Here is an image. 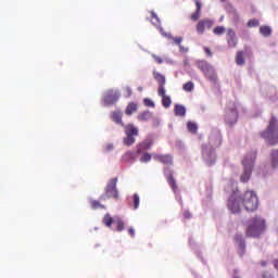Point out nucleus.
<instances>
[{
	"label": "nucleus",
	"mask_w": 278,
	"mask_h": 278,
	"mask_svg": "<svg viewBox=\"0 0 278 278\" xmlns=\"http://www.w3.org/2000/svg\"><path fill=\"white\" fill-rule=\"evenodd\" d=\"M266 231V220L260 216H255L249 220L245 236L247 238H260Z\"/></svg>",
	"instance_id": "f257e3e1"
},
{
	"label": "nucleus",
	"mask_w": 278,
	"mask_h": 278,
	"mask_svg": "<svg viewBox=\"0 0 278 278\" xmlns=\"http://www.w3.org/2000/svg\"><path fill=\"white\" fill-rule=\"evenodd\" d=\"M261 137L266 140L268 144L271 147H275V144H278V121L277 117L271 116L267 128L261 132Z\"/></svg>",
	"instance_id": "f03ea898"
},
{
	"label": "nucleus",
	"mask_w": 278,
	"mask_h": 278,
	"mask_svg": "<svg viewBox=\"0 0 278 278\" xmlns=\"http://www.w3.org/2000/svg\"><path fill=\"white\" fill-rule=\"evenodd\" d=\"M240 201L247 212H255L260 207V199L257 194L251 190L244 192L243 197L240 198Z\"/></svg>",
	"instance_id": "7ed1b4c3"
},
{
	"label": "nucleus",
	"mask_w": 278,
	"mask_h": 278,
	"mask_svg": "<svg viewBox=\"0 0 278 278\" xmlns=\"http://www.w3.org/2000/svg\"><path fill=\"white\" fill-rule=\"evenodd\" d=\"M255 160H256L255 153L251 156H249V155L245 156V159L243 160L242 164H243L244 170L240 177L242 184H247V181H249V179H251V175L253 173V164H255Z\"/></svg>",
	"instance_id": "20e7f679"
},
{
	"label": "nucleus",
	"mask_w": 278,
	"mask_h": 278,
	"mask_svg": "<svg viewBox=\"0 0 278 278\" xmlns=\"http://www.w3.org/2000/svg\"><path fill=\"white\" fill-rule=\"evenodd\" d=\"M116 184H118V178H111L105 187L104 195H101L100 199L105 201V199H115L118 200V189L116 188Z\"/></svg>",
	"instance_id": "39448f33"
},
{
	"label": "nucleus",
	"mask_w": 278,
	"mask_h": 278,
	"mask_svg": "<svg viewBox=\"0 0 278 278\" xmlns=\"http://www.w3.org/2000/svg\"><path fill=\"white\" fill-rule=\"evenodd\" d=\"M124 131L126 137L123 142L126 147H131L136 142V136H138V128L134 124H128L124 126Z\"/></svg>",
	"instance_id": "423d86ee"
},
{
	"label": "nucleus",
	"mask_w": 278,
	"mask_h": 278,
	"mask_svg": "<svg viewBox=\"0 0 278 278\" xmlns=\"http://www.w3.org/2000/svg\"><path fill=\"white\" fill-rule=\"evenodd\" d=\"M240 198H238V191H235L228 200V210L232 214H240Z\"/></svg>",
	"instance_id": "0eeeda50"
},
{
	"label": "nucleus",
	"mask_w": 278,
	"mask_h": 278,
	"mask_svg": "<svg viewBox=\"0 0 278 278\" xmlns=\"http://www.w3.org/2000/svg\"><path fill=\"white\" fill-rule=\"evenodd\" d=\"M121 94L114 90H109L103 96L104 105H115L118 102Z\"/></svg>",
	"instance_id": "6e6552de"
},
{
	"label": "nucleus",
	"mask_w": 278,
	"mask_h": 278,
	"mask_svg": "<svg viewBox=\"0 0 278 278\" xmlns=\"http://www.w3.org/2000/svg\"><path fill=\"white\" fill-rule=\"evenodd\" d=\"M214 27V21L204 18L198 22L195 29L199 34H205V29H212Z\"/></svg>",
	"instance_id": "1a4fd4ad"
},
{
	"label": "nucleus",
	"mask_w": 278,
	"mask_h": 278,
	"mask_svg": "<svg viewBox=\"0 0 278 278\" xmlns=\"http://www.w3.org/2000/svg\"><path fill=\"white\" fill-rule=\"evenodd\" d=\"M227 45L230 49L238 47V37H236V30L229 28L226 35Z\"/></svg>",
	"instance_id": "9d476101"
},
{
	"label": "nucleus",
	"mask_w": 278,
	"mask_h": 278,
	"mask_svg": "<svg viewBox=\"0 0 278 278\" xmlns=\"http://www.w3.org/2000/svg\"><path fill=\"white\" fill-rule=\"evenodd\" d=\"M153 160L164 164L165 166H173L174 163L173 156L170 154H153Z\"/></svg>",
	"instance_id": "9b49d317"
},
{
	"label": "nucleus",
	"mask_w": 278,
	"mask_h": 278,
	"mask_svg": "<svg viewBox=\"0 0 278 278\" xmlns=\"http://www.w3.org/2000/svg\"><path fill=\"white\" fill-rule=\"evenodd\" d=\"M157 94L162 98L163 108H170V105L173 104V100L170 99V96H166V89L157 90Z\"/></svg>",
	"instance_id": "f8f14e48"
},
{
	"label": "nucleus",
	"mask_w": 278,
	"mask_h": 278,
	"mask_svg": "<svg viewBox=\"0 0 278 278\" xmlns=\"http://www.w3.org/2000/svg\"><path fill=\"white\" fill-rule=\"evenodd\" d=\"M153 77L159 84L157 90H166V87H164L166 86V77L156 71L153 72Z\"/></svg>",
	"instance_id": "ddd939ff"
},
{
	"label": "nucleus",
	"mask_w": 278,
	"mask_h": 278,
	"mask_svg": "<svg viewBox=\"0 0 278 278\" xmlns=\"http://www.w3.org/2000/svg\"><path fill=\"white\" fill-rule=\"evenodd\" d=\"M226 123H228V125H233V123H236L238 121V110L236 109H231L225 117Z\"/></svg>",
	"instance_id": "4468645a"
},
{
	"label": "nucleus",
	"mask_w": 278,
	"mask_h": 278,
	"mask_svg": "<svg viewBox=\"0 0 278 278\" xmlns=\"http://www.w3.org/2000/svg\"><path fill=\"white\" fill-rule=\"evenodd\" d=\"M160 33L162 34V36H165V38H169V40H173L175 45H178L179 49H184V47H181V42H184V37H173V35L164 33V28H160Z\"/></svg>",
	"instance_id": "2eb2a0df"
},
{
	"label": "nucleus",
	"mask_w": 278,
	"mask_h": 278,
	"mask_svg": "<svg viewBox=\"0 0 278 278\" xmlns=\"http://www.w3.org/2000/svg\"><path fill=\"white\" fill-rule=\"evenodd\" d=\"M204 76L206 77V79H208V81H211L212 84H218V75H216V71L214 70V67H211L205 74Z\"/></svg>",
	"instance_id": "dca6fc26"
},
{
	"label": "nucleus",
	"mask_w": 278,
	"mask_h": 278,
	"mask_svg": "<svg viewBox=\"0 0 278 278\" xmlns=\"http://www.w3.org/2000/svg\"><path fill=\"white\" fill-rule=\"evenodd\" d=\"M111 119L113 123H116L117 125H122V127H125V124H123V112L115 111L111 113Z\"/></svg>",
	"instance_id": "f3484780"
},
{
	"label": "nucleus",
	"mask_w": 278,
	"mask_h": 278,
	"mask_svg": "<svg viewBox=\"0 0 278 278\" xmlns=\"http://www.w3.org/2000/svg\"><path fill=\"white\" fill-rule=\"evenodd\" d=\"M195 5H197L195 12H193L190 15L191 21H194V22H197V21H199V18H201V8H203V4L199 0H195Z\"/></svg>",
	"instance_id": "a211bd4d"
},
{
	"label": "nucleus",
	"mask_w": 278,
	"mask_h": 278,
	"mask_svg": "<svg viewBox=\"0 0 278 278\" xmlns=\"http://www.w3.org/2000/svg\"><path fill=\"white\" fill-rule=\"evenodd\" d=\"M270 164L271 168H278V149L270 152Z\"/></svg>",
	"instance_id": "6ab92c4d"
},
{
	"label": "nucleus",
	"mask_w": 278,
	"mask_h": 278,
	"mask_svg": "<svg viewBox=\"0 0 278 278\" xmlns=\"http://www.w3.org/2000/svg\"><path fill=\"white\" fill-rule=\"evenodd\" d=\"M197 66L204 75L212 68V65H210L206 61H198Z\"/></svg>",
	"instance_id": "aec40b11"
},
{
	"label": "nucleus",
	"mask_w": 278,
	"mask_h": 278,
	"mask_svg": "<svg viewBox=\"0 0 278 278\" xmlns=\"http://www.w3.org/2000/svg\"><path fill=\"white\" fill-rule=\"evenodd\" d=\"M134 112H138V104L136 102H130L128 103L125 114L127 116H131V114H134Z\"/></svg>",
	"instance_id": "412c9836"
},
{
	"label": "nucleus",
	"mask_w": 278,
	"mask_h": 278,
	"mask_svg": "<svg viewBox=\"0 0 278 278\" xmlns=\"http://www.w3.org/2000/svg\"><path fill=\"white\" fill-rule=\"evenodd\" d=\"M236 64H237L238 66H244V64H245V61H244V51L239 50V51L237 52V55H236Z\"/></svg>",
	"instance_id": "4be33fe9"
},
{
	"label": "nucleus",
	"mask_w": 278,
	"mask_h": 278,
	"mask_svg": "<svg viewBox=\"0 0 278 278\" xmlns=\"http://www.w3.org/2000/svg\"><path fill=\"white\" fill-rule=\"evenodd\" d=\"M174 114L176 116H186V106L176 104L174 108Z\"/></svg>",
	"instance_id": "5701e85b"
},
{
	"label": "nucleus",
	"mask_w": 278,
	"mask_h": 278,
	"mask_svg": "<svg viewBox=\"0 0 278 278\" xmlns=\"http://www.w3.org/2000/svg\"><path fill=\"white\" fill-rule=\"evenodd\" d=\"M136 152L128 151L123 155L124 162H136Z\"/></svg>",
	"instance_id": "b1692460"
},
{
	"label": "nucleus",
	"mask_w": 278,
	"mask_h": 278,
	"mask_svg": "<svg viewBox=\"0 0 278 278\" xmlns=\"http://www.w3.org/2000/svg\"><path fill=\"white\" fill-rule=\"evenodd\" d=\"M167 182L169 184L172 190L174 192H177V181L175 180V177L173 176V173H170L168 176H167Z\"/></svg>",
	"instance_id": "393cba45"
},
{
	"label": "nucleus",
	"mask_w": 278,
	"mask_h": 278,
	"mask_svg": "<svg viewBox=\"0 0 278 278\" xmlns=\"http://www.w3.org/2000/svg\"><path fill=\"white\" fill-rule=\"evenodd\" d=\"M102 223L103 225H105V227L111 228L112 225L114 224V218H112L110 214H105L104 217L102 218Z\"/></svg>",
	"instance_id": "a878e982"
},
{
	"label": "nucleus",
	"mask_w": 278,
	"mask_h": 278,
	"mask_svg": "<svg viewBox=\"0 0 278 278\" xmlns=\"http://www.w3.org/2000/svg\"><path fill=\"white\" fill-rule=\"evenodd\" d=\"M260 34H262V36H264L265 38H268V36L273 34V29H270L269 26H261Z\"/></svg>",
	"instance_id": "bb28decb"
},
{
	"label": "nucleus",
	"mask_w": 278,
	"mask_h": 278,
	"mask_svg": "<svg viewBox=\"0 0 278 278\" xmlns=\"http://www.w3.org/2000/svg\"><path fill=\"white\" fill-rule=\"evenodd\" d=\"M187 129L188 131H190V134H197V131L199 130V126L194 122H188Z\"/></svg>",
	"instance_id": "cd10ccee"
},
{
	"label": "nucleus",
	"mask_w": 278,
	"mask_h": 278,
	"mask_svg": "<svg viewBox=\"0 0 278 278\" xmlns=\"http://www.w3.org/2000/svg\"><path fill=\"white\" fill-rule=\"evenodd\" d=\"M235 242H237V244L240 247V249H244L245 243H244V238L242 237V235H236Z\"/></svg>",
	"instance_id": "c85d7f7f"
},
{
	"label": "nucleus",
	"mask_w": 278,
	"mask_h": 278,
	"mask_svg": "<svg viewBox=\"0 0 278 278\" xmlns=\"http://www.w3.org/2000/svg\"><path fill=\"white\" fill-rule=\"evenodd\" d=\"M182 90H185V92H192V90H194V83H192V81H187V83L182 86Z\"/></svg>",
	"instance_id": "c756f323"
},
{
	"label": "nucleus",
	"mask_w": 278,
	"mask_h": 278,
	"mask_svg": "<svg viewBox=\"0 0 278 278\" xmlns=\"http://www.w3.org/2000/svg\"><path fill=\"white\" fill-rule=\"evenodd\" d=\"M151 118V112L146 111L138 115V121H149Z\"/></svg>",
	"instance_id": "7c9ffc66"
},
{
	"label": "nucleus",
	"mask_w": 278,
	"mask_h": 278,
	"mask_svg": "<svg viewBox=\"0 0 278 278\" xmlns=\"http://www.w3.org/2000/svg\"><path fill=\"white\" fill-rule=\"evenodd\" d=\"M132 201H134V210H138V207H140V195H138V193H135L132 195Z\"/></svg>",
	"instance_id": "2f4dec72"
},
{
	"label": "nucleus",
	"mask_w": 278,
	"mask_h": 278,
	"mask_svg": "<svg viewBox=\"0 0 278 278\" xmlns=\"http://www.w3.org/2000/svg\"><path fill=\"white\" fill-rule=\"evenodd\" d=\"M225 31V26H217L213 29V34H215V36H223Z\"/></svg>",
	"instance_id": "473e14b6"
},
{
	"label": "nucleus",
	"mask_w": 278,
	"mask_h": 278,
	"mask_svg": "<svg viewBox=\"0 0 278 278\" xmlns=\"http://www.w3.org/2000/svg\"><path fill=\"white\" fill-rule=\"evenodd\" d=\"M90 205L92 210H99V207L103 208L104 206L98 200H91Z\"/></svg>",
	"instance_id": "72a5a7b5"
},
{
	"label": "nucleus",
	"mask_w": 278,
	"mask_h": 278,
	"mask_svg": "<svg viewBox=\"0 0 278 278\" xmlns=\"http://www.w3.org/2000/svg\"><path fill=\"white\" fill-rule=\"evenodd\" d=\"M116 225V231H123V229H125V222H123L122 219H117L115 222Z\"/></svg>",
	"instance_id": "f704fd0d"
},
{
	"label": "nucleus",
	"mask_w": 278,
	"mask_h": 278,
	"mask_svg": "<svg viewBox=\"0 0 278 278\" xmlns=\"http://www.w3.org/2000/svg\"><path fill=\"white\" fill-rule=\"evenodd\" d=\"M151 157H152L151 154H149V152H146V153L141 156L140 162L147 164V162H151Z\"/></svg>",
	"instance_id": "c9c22d12"
},
{
	"label": "nucleus",
	"mask_w": 278,
	"mask_h": 278,
	"mask_svg": "<svg viewBox=\"0 0 278 278\" xmlns=\"http://www.w3.org/2000/svg\"><path fill=\"white\" fill-rule=\"evenodd\" d=\"M152 25H154L155 27L160 25V17H157V14H155L154 12H152Z\"/></svg>",
	"instance_id": "e433bc0d"
},
{
	"label": "nucleus",
	"mask_w": 278,
	"mask_h": 278,
	"mask_svg": "<svg viewBox=\"0 0 278 278\" xmlns=\"http://www.w3.org/2000/svg\"><path fill=\"white\" fill-rule=\"evenodd\" d=\"M144 105H147V108H155V103L153 102V100L146 98L143 100Z\"/></svg>",
	"instance_id": "4c0bfd02"
},
{
	"label": "nucleus",
	"mask_w": 278,
	"mask_h": 278,
	"mask_svg": "<svg viewBox=\"0 0 278 278\" xmlns=\"http://www.w3.org/2000/svg\"><path fill=\"white\" fill-rule=\"evenodd\" d=\"M260 25V21L253 18V20H249L248 22V27H257Z\"/></svg>",
	"instance_id": "58836bf2"
},
{
	"label": "nucleus",
	"mask_w": 278,
	"mask_h": 278,
	"mask_svg": "<svg viewBox=\"0 0 278 278\" xmlns=\"http://www.w3.org/2000/svg\"><path fill=\"white\" fill-rule=\"evenodd\" d=\"M131 94H134V92L131 91L130 87L124 88V97L129 98Z\"/></svg>",
	"instance_id": "ea45409f"
},
{
	"label": "nucleus",
	"mask_w": 278,
	"mask_h": 278,
	"mask_svg": "<svg viewBox=\"0 0 278 278\" xmlns=\"http://www.w3.org/2000/svg\"><path fill=\"white\" fill-rule=\"evenodd\" d=\"M153 60L156 62V64H164V59L156 54H152Z\"/></svg>",
	"instance_id": "a19ab883"
},
{
	"label": "nucleus",
	"mask_w": 278,
	"mask_h": 278,
	"mask_svg": "<svg viewBox=\"0 0 278 278\" xmlns=\"http://www.w3.org/2000/svg\"><path fill=\"white\" fill-rule=\"evenodd\" d=\"M204 53H206V55H208V58H212V50L207 47H204Z\"/></svg>",
	"instance_id": "79ce46f5"
},
{
	"label": "nucleus",
	"mask_w": 278,
	"mask_h": 278,
	"mask_svg": "<svg viewBox=\"0 0 278 278\" xmlns=\"http://www.w3.org/2000/svg\"><path fill=\"white\" fill-rule=\"evenodd\" d=\"M128 233H129V236H131V238L136 237V230H134V228H129Z\"/></svg>",
	"instance_id": "37998d69"
},
{
	"label": "nucleus",
	"mask_w": 278,
	"mask_h": 278,
	"mask_svg": "<svg viewBox=\"0 0 278 278\" xmlns=\"http://www.w3.org/2000/svg\"><path fill=\"white\" fill-rule=\"evenodd\" d=\"M261 278H275V277H273V275H270L269 273H263L261 275Z\"/></svg>",
	"instance_id": "c03bdc74"
},
{
	"label": "nucleus",
	"mask_w": 278,
	"mask_h": 278,
	"mask_svg": "<svg viewBox=\"0 0 278 278\" xmlns=\"http://www.w3.org/2000/svg\"><path fill=\"white\" fill-rule=\"evenodd\" d=\"M185 218H192V214L189 211L184 212Z\"/></svg>",
	"instance_id": "a18cd8bd"
},
{
	"label": "nucleus",
	"mask_w": 278,
	"mask_h": 278,
	"mask_svg": "<svg viewBox=\"0 0 278 278\" xmlns=\"http://www.w3.org/2000/svg\"><path fill=\"white\" fill-rule=\"evenodd\" d=\"M274 268H276V270H278V260L274 261Z\"/></svg>",
	"instance_id": "49530a36"
},
{
	"label": "nucleus",
	"mask_w": 278,
	"mask_h": 278,
	"mask_svg": "<svg viewBox=\"0 0 278 278\" xmlns=\"http://www.w3.org/2000/svg\"><path fill=\"white\" fill-rule=\"evenodd\" d=\"M153 144V142H148V143H146V149H151V146Z\"/></svg>",
	"instance_id": "de8ad7c7"
},
{
	"label": "nucleus",
	"mask_w": 278,
	"mask_h": 278,
	"mask_svg": "<svg viewBox=\"0 0 278 278\" xmlns=\"http://www.w3.org/2000/svg\"><path fill=\"white\" fill-rule=\"evenodd\" d=\"M112 149H114V146H113V144H109V146L106 147V151H112Z\"/></svg>",
	"instance_id": "09e8293b"
},
{
	"label": "nucleus",
	"mask_w": 278,
	"mask_h": 278,
	"mask_svg": "<svg viewBox=\"0 0 278 278\" xmlns=\"http://www.w3.org/2000/svg\"><path fill=\"white\" fill-rule=\"evenodd\" d=\"M267 262L266 261H261V266H263V267H265V266H267Z\"/></svg>",
	"instance_id": "8fccbe9b"
},
{
	"label": "nucleus",
	"mask_w": 278,
	"mask_h": 278,
	"mask_svg": "<svg viewBox=\"0 0 278 278\" xmlns=\"http://www.w3.org/2000/svg\"><path fill=\"white\" fill-rule=\"evenodd\" d=\"M202 155H205V148H203L202 150Z\"/></svg>",
	"instance_id": "3c124183"
},
{
	"label": "nucleus",
	"mask_w": 278,
	"mask_h": 278,
	"mask_svg": "<svg viewBox=\"0 0 278 278\" xmlns=\"http://www.w3.org/2000/svg\"><path fill=\"white\" fill-rule=\"evenodd\" d=\"M139 92H142V87H138Z\"/></svg>",
	"instance_id": "603ef678"
},
{
	"label": "nucleus",
	"mask_w": 278,
	"mask_h": 278,
	"mask_svg": "<svg viewBox=\"0 0 278 278\" xmlns=\"http://www.w3.org/2000/svg\"><path fill=\"white\" fill-rule=\"evenodd\" d=\"M137 153L140 154V153H142V151L139 149V150H137Z\"/></svg>",
	"instance_id": "864d4df0"
},
{
	"label": "nucleus",
	"mask_w": 278,
	"mask_h": 278,
	"mask_svg": "<svg viewBox=\"0 0 278 278\" xmlns=\"http://www.w3.org/2000/svg\"><path fill=\"white\" fill-rule=\"evenodd\" d=\"M219 1H222V3H225V1H227V0H219Z\"/></svg>",
	"instance_id": "5fc2aeb1"
},
{
	"label": "nucleus",
	"mask_w": 278,
	"mask_h": 278,
	"mask_svg": "<svg viewBox=\"0 0 278 278\" xmlns=\"http://www.w3.org/2000/svg\"><path fill=\"white\" fill-rule=\"evenodd\" d=\"M166 170H168V168H165L164 172L166 173Z\"/></svg>",
	"instance_id": "6e6d98bb"
}]
</instances>
